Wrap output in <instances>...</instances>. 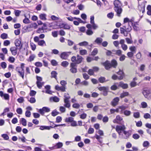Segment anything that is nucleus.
Masks as SVG:
<instances>
[{
	"label": "nucleus",
	"instance_id": "f257e3e1",
	"mask_svg": "<svg viewBox=\"0 0 151 151\" xmlns=\"http://www.w3.org/2000/svg\"><path fill=\"white\" fill-rule=\"evenodd\" d=\"M69 95V94L68 93H65L64 94V96L65 98L64 99V102L65 103L64 104V106L67 108H69L70 106L69 101V99L70 97Z\"/></svg>",
	"mask_w": 151,
	"mask_h": 151
},
{
	"label": "nucleus",
	"instance_id": "f03ea898",
	"mask_svg": "<svg viewBox=\"0 0 151 151\" xmlns=\"http://www.w3.org/2000/svg\"><path fill=\"white\" fill-rule=\"evenodd\" d=\"M98 89L101 91H103L101 93V94L103 95L104 96H106L108 95V92L109 90V87L102 86L98 88Z\"/></svg>",
	"mask_w": 151,
	"mask_h": 151
},
{
	"label": "nucleus",
	"instance_id": "7ed1b4c3",
	"mask_svg": "<svg viewBox=\"0 0 151 151\" xmlns=\"http://www.w3.org/2000/svg\"><path fill=\"white\" fill-rule=\"evenodd\" d=\"M101 64L104 66L105 69L107 70L111 68L112 65L110 61L108 60H106L104 62L102 63Z\"/></svg>",
	"mask_w": 151,
	"mask_h": 151
},
{
	"label": "nucleus",
	"instance_id": "20e7f679",
	"mask_svg": "<svg viewBox=\"0 0 151 151\" xmlns=\"http://www.w3.org/2000/svg\"><path fill=\"white\" fill-rule=\"evenodd\" d=\"M117 74L118 75H119L120 76H119L118 80H121L123 79L125 77V74L123 70L120 69H119L118 72H116Z\"/></svg>",
	"mask_w": 151,
	"mask_h": 151
},
{
	"label": "nucleus",
	"instance_id": "39448f33",
	"mask_svg": "<svg viewBox=\"0 0 151 151\" xmlns=\"http://www.w3.org/2000/svg\"><path fill=\"white\" fill-rule=\"evenodd\" d=\"M71 53V52H63L61 54L60 57L62 59L66 60L67 59L69 55V54H70Z\"/></svg>",
	"mask_w": 151,
	"mask_h": 151
},
{
	"label": "nucleus",
	"instance_id": "423d86ee",
	"mask_svg": "<svg viewBox=\"0 0 151 151\" xmlns=\"http://www.w3.org/2000/svg\"><path fill=\"white\" fill-rule=\"evenodd\" d=\"M14 44L16 47H19V49L21 50L23 44L21 43V40H19V39H16L14 41Z\"/></svg>",
	"mask_w": 151,
	"mask_h": 151
},
{
	"label": "nucleus",
	"instance_id": "0eeeda50",
	"mask_svg": "<svg viewBox=\"0 0 151 151\" xmlns=\"http://www.w3.org/2000/svg\"><path fill=\"white\" fill-rule=\"evenodd\" d=\"M114 9L116 13V15L119 17H120L123 11L122 8L121 7L114 8Z\"/></svg>",
	"mask_w": 151,
	"mask_h": 151
},
{
	"label": "nucleus",
	"instance_id": "6e6552de",
	"mask_svg": "<svg viewBox=\"0 0 151 151\" xmlns=\"http://www.w3.org/2000/svg\"><path fill=\"white\" fill-rule=\"evenodd\" d=\"M119 100V98L118 97H116L114 98L111 102V104L114 107L116 106L118 104Z\"/></svg>",
	"mask_w": 151,
	"mask_h": 151
},
{
	"label": "nucleus",
	"instance_id": "1a4fd4ad",
	"mask_svg": "<svg viewBox=\"0 0 151 151\" xmlns=\"http://www.w3.org/2000/svg\"><path fill=\"white\" fill-rule=\"evenodd\" d=\"M114 8L121 7L122 4L119 0H115L114 1Z\"/></svg>",
	"mask_w": 151,
	"mask_h": 151
},
{
	"label": "nucleus",
	"instance_id": "9d476101",
	"mask_svg": "<svg viewBox=\"0 0 151 151\" xmlns=\"http://www.w3.org/2000/svg\"><path fill=\"white\" fill-rule=\"evenodd\" d=\"M126 127L124 125L122 126L117 125L116 128V132L119 131H122L123 132L126 129Z\"/></svg>",
	"mask_w": 151,
	"mask_h": 151
},
{
	"label": "nucleus",
	"instance_id": "9b49d317",
	"mask_svg": "<svg viewBox=\"0 0 151 151\" xmlns=\"http://www.w3.org/2000/svg\"><path fill=\"white\" fill-rule=\"evenodd\" d=\"M55 89L58 91H60L62 92H65V91L66 88L65 86L60 87L58 85H57L55 86Z\"/></svg>",
	"mask_w": 151,
	"mask_h": 151
},
{
	"label": "nucleus",
	"instance_id": "f8f14e48",
	"mask_svg": "<svg viewBox=\"0 0 151 151\" xmlns=\"http://www.w3.org/2000/svg\"><path fill=\"white\" fill-rule=\"evenodd\" d=\"M142 93L144 96L145 97L148 99L147 98L148 96L151 93V92L150 90L149 89H145L142 92Z\"/></svg>",
	"mask_w": 151,
	"mask_h": 151
},
{
	"label": "nucleus",
	"instance_id": "ddd939ff",
	"mask_svg": "<svg viewBox=\"0 0 151 151\" xmlns=\"http://www.w3.org/2000/svg\"><path fill=\"white\" fill-rule=\"evenodd\" d=\"M77 64H78L82 62L84 58L81 56L79 55H77V59H76Z\"/></svg>",
	"mask_w": 151,
	"mask_h": 151
},
{
	"label": "nucleus",
	"instance_id": "4468645a",
	"mask_svg": "<svg viewBox=\"0 0 151 151\" xmlns=\"http://www.w3.org/2000/svg\"><path fill=\"white\" fill-rule=\"evenodd\" d=\"M119 86L122 88L124 89H126L128 88V85L126 83H124L122 81L119 82Z\"/></svg>",
	"mask_w": 151,
	"mask_h": 151
},
{
	"label": "nucleus",
	"instance_id": "2eb2a0df",
	"mask_svg": "<svg viewBox=\"0 0 151 151\" xmlns=\"http://www.w3.org/2000/svg\"><path fill=\"white\" fill-rule=\"evenodd\" d=\"M53 127L52 126H41L40 127V129L41 130L45 129L50 130L51 128Z\"/></svg>",
	"mask_w": 151,
	"mask_h": 151
},
{
	"label": "nucleus",
	"instance_id": "dca6fc26",
	"mask_svg": "<svg viewBox=\"0 0 151 151\" xmlns=\"http://www.w3.org/2000/svg\"><path fill=\"white\" fill-rule=\"evenodd\" d=\"M45 87L46 89V90L45 92L46 93L50 94H52L51 91L50 90V85H47L45 86Z\"/></svg>",
	"mask_w": 151,
	"mask_h": 151
},
{
	"label": "nucleus",
	"instance_id": "f3484780",
	"mask_svg": "<svg viewBox=\"0 0 151 151\" xmlns=\"http://www.w3.org/2000/svg\"><path fill=\"white\" fill-rule=\"evenodd\" d=\"M123 132L124 134L125 135V136H122V138L124 139H127L128 138L129 136L130 135V134L129 132V131H127L125 130H124L123 131Z\"/></svg>",
	"mask_w": 151,
	"mask_h": 151
},
{
	"label": "nucleus",
	"instance_id": "a211bd4d",
	"mask_svg": "<svg viewBox=\"0 0 151 151\" xmlns=\"http://www.w3.org/2000/svg\"><path fill=\"white\" fill-rule=\"evenodd\" d=\"M111 65H112V67L115 68L117 65V63L115 59H113L111 62Z\"/></svg>",
	"mask_w": 151,
	"mask_h": 151
},
{
	"label": "nucleus",
	"instance_id": "6ab92c4d",
	"mask_svg": "<svg viewBox=\"0 0 151 151\" xmlns=\"http://www.w3.org/2000/svg\"><path fill=\"white\" fill-rule=\"evenodd\" d=\"M50 101L52 100L55 102H58L59 101V98L56 96H55L50 97Z\"/></svg>",
	"mask_w": 151,
	"mask_h": 151
},
{
	"label": "nucleus",
	"instance_id": "aec40b11",
	"mask_svg": "<svg viewBox=\"0 0 151 151\" xmlns=\"http://www.w3.org/2000/svg\"><path fill=\"white\" fill-rule=\"evenodd\" d=\"M120 31L121 34H123L125 37H127L128 35V33H125L126 30L125 29H123L122 28L120 27Z\"/></svg>",
	"mask_w": 151,
	"mask_h": 151
},
{
	"label": "nucleus",
	"instance_id": "412c9836",
	"mask_svg": "<svg viewBox=\"0 0 151 151\" xmlns=\"http://www.w3.org/2000/svg\"><path fill=\"white\" fill-rule=\"evenodd\" d=\"M51 78H55V79H57V75H58V73L56 71H52L51 73Z\"/></svg>",
	"mask_w": 151,
	"mask_h": 151
},
{
	"label": "nucleus",
	"instance_id": "4be33fe9",
	"mask_svg": "<svg viewBox=\"0 0 151 151\" xmlns=\"http://www.w3.org/2000/svg\"><path fill=\"white\" fill-rule=\"evenodd\" d=\"M103 41V39L100 37H97L95 40L94 42L98 44H101Z\"/></svg>",
	"mask_w": 151,
	"mask_h": 151
},
{
	"label": "nucleus",
	"instance_id": "5701e85b",
	"mask_svg": "<svg viewBox=\"0 0 151 151\" xmlns=\"http://www.w3.org/2000/svg\"><path fill=\"white\" fill-rule=\"evenodd\" d=\"M46 16V15L45 14H41L39 15V17L42 20H46L47 19Z\"/></svg>",
	"mask_w": 151,
	"mask_h": 151
},
{
	"label": "nucleus",
	"instance_id": "b1692460",
	"mask_svg": "<svg viewBox=\"0 0 151 151\" xmlns=\"http://www.w3.org/2000/svg\"><path fill=\"white\" fill-rule=\"evenodd\" d=\"M98 81L100 83H103L106 82V78L104 77L101 76L99 78Z\"/></svg>",
	"mask_w": 151,
	"mask_h": 151
},
{
	"label": "nucleus",
	"instance_id": "393cba45",
	"mask_svg": "<svg viewBox=\"0 0 151 151\" xmlns=\"http://www.w3.org/2000/svg\"><path fill=\"white\" fill-rule=\"evenodd\" d=\"M55 146L56 149L60 148L63 146V144L62 142H59L57 143Z\"/></svg>",
	"mask_w": 151,
	"mask_h": 151
},
{
	"label": "nucleus",
	"instance_id": "a878e982",
	"mask_svg": "<svg viewBox=\"0 0 151 151\" xmlns=\"http://www.w3.org/2000/svg\"><path fill=\"white\" fill-rule=\"evenodd\" d=\"M74 120V119L72 117L66 118L65 119V121L66 122H71Z\"/></svg>",
	"mask_w": 151,
	"mask_h": 151
},
{
	"label": "nucleus",
	"instance_id": "bb28decb",
	"mask_svg": "<svg viewBox=\"0 0 151 151\" xmlns=\"http://www.w3.org/2000/svg\"><path fill=\"white\" fill-rule=\"evenodd\" d=\"M129 95V93L128 92H123V93L121 94L120 97L121 98H122Z\"/></svg>",
	"mask_w": 151,
	"mask_h": 151
},
{
	"label": "nucleus",
	"instance_id": "cd10ccee",
	"mask_svg": "<svg viewBox=\"0 0 151 151\" xmlns=\"http://www.w3.org/2000/svg\"><path fill=\"white\" fill-rule=\"evenodd\" d=\"M70 72L73 73H76L77 72V68H71L70 69Z\"/></svg>",
	"mask_w": 151,
	"mask_h": 151
},
{
	"label": "nucleus",
	"instance_id": "c85d7f7f",
	"mask_svg": "<svg viewBox=\"0 0 151 151\" xmlns=\"http://www.w3.org/2000/svg\"><path fill=\"white\" fill-rule=\"evenodd\" d=\"M21 122L22 124L24 126H26L27 125V121L24 118H22L21 119Z\"/></svg>",
	"mask_w": 151,
	"mask_h": 151
},
{
	"label": "nucleus",
	"instance_id": "c756f323",
	"mask_svg": "<svg viewBox=\"0 0 151 151\" xmlns=\"http://www.w3.org/2000/svg\"><path fill=\"white\" fill-rule=\"evenodd\" d=\"M123 113H124L125 116H129L131 114V112L130 111L126 110L124 111Z\"/></svg>",
	"mask_w": 151,
	"mask_h": 151
},
{
	"label": "nucleus",
	"instance_id": "7c9ffc66",
	"mask_svg": "<svg viewBox=\"0 0 151 151\" xmlns=\"http://www.w3.org/2000/svg\"><path fill=\"white\" fill-rule=\"evenodd\" d=\"M69 63L67 61H63L61 63V65L64 67H67Z\"/></svg>",
	"mask_w": 151,
	"mask_h": 151
},
{
	"label": "nucleus",
	"instance_id": "2f4dec72",
	"mask_svg": "<svg viewBox=\"0 0 151 151\" xmlns=\"http://www.w3.org/2000/svg\"><path fill=\"white\" fill-rule=\"evenodd\" d=\"M44 44H45V45H46L45 42L44 40H41L38 42V45L41 46H43Z\"/></svg>",
	"mask_w": 151,
	"mask_h": 151
},
{
	"label": "nucleus",
	"instance_id": "473e14b6",
	"mask_svg": "<svg viewBox=\"0 0 151 151\" xmlns=\"http://www.w3.org/2000/svg\"><path fill=\"white\" fill-rule=\"evenodd\" d=\"M79 53L81 55H84L87 54V51L86 50H80L79 51Z\"/></svg>",
	"mask_w": 151,
	"mask_h": 151
},
{
	"label": "nucleus",
	"instance_id": "72a5a7b5",
	"mask_svg": "<svg viewBox=\"0 0 151 151\" xmlns=\"http://www.w3.org/2000/svg\"><path fill=\"white\" fill-rule=\"evenodd\" d=\"M128 107L127 106H124L123 105H122L121 106H120L119 107V108L121 109V113H123V110L125 109H126Z\"/></svg>",
	"mask_w": 151,
	"mask_h": 151
},
{
	"label": "nucleus",
	"instance_id": "f704fd0d",
	"mask_svg": "<svg viewBox=\"0 0 151 151\" xmlns=\"http://www.w3.org/2000/svg\"><path fill=\"white\" fill-rule=\"evenodd\" d=\"M88 43L86 41H83L79 43L78 44L80 46H86L88 45Z\"/></svg>",
	"mask_w": 151,
	"mask_h": 151
},
{
	"label": "nucleus",
	"instance_id": "c9c22d12",
	"mask_svg": "<svg viewBox=\"0 0 151 151\" xmlns=\"http://www.w3.org/2000/svg\"><path fill=\"white\" fill-rule=\"evenodd\" d=\"M59 113L55 109L53 110L51 113V115L53 116H55L58 115Z\"/></svg>",
	"mask_w": 151,
	"mask_h": 151
},
{
	"label": "nucleus",
	"instance_id": "e433bc0d",
	"mask_svg": "<svg viewBox=\"0 0 151 151\" xmlns=\"http://www.w3.org/2000/svg\"><path fill=\"white\" fill-rule=\"evenodd\" d=\"M1 136L3 138L4 140H7L9 139V137L8 135L6 134H1Z\"/></svg>",
	"mask_w": 151,
	"mask_h": 151
},
{
	"label": "nucleus",
	"instance_id": "4c0bfd02",
	"mask_svg": "<svg viewBox=\"0 0 151 151\" xmlns=\"http://www.w3.org/2000/svg\"><path fill=\"white\" fill-rule=\"evenodd\" d=\"M1 38L3 39H7L8 37V35L5 33H3L1 35Z\"/></svg>",
	"mask_w": 151,
	"mask_h": 151
},
{
	"label": "nucleus",
	"instance_id": "58836bf2",
	"mask_svg": "<svg viewBox=\"0 0 151 151\" xmlns=\"http://www.w3.org/2000/svg\"><path fill=\"white\" fill-rule=\"evenodd\" d=\"M86 34L87 35H92L93 33V32L92 30L91 29H88L86 32Z\"/></svg>",
	"mask_w": 151,
	"mask_h": 151
},
{
	"label": "nucleus",
	"instance_id": "ea45409f",
	"mask_svg": "<svg viewBox=\"0 0 151 151\" xmlns=\"http://www.w3.org/2000/svg\"><path fill=\"white\" fill-rule=\"evenodd\" d=\"M98 51L97 48H94L91 52V55L95 56L98 53Z\"/></svg>",
	"mask_w": 151,
	"mask_h": 151
},
{
	"label": "nucleus",
	"instance_id": "a19ab883",
	"mask_svg": "<svg viewBox=\"0 0 151 151\" xmlns=\"http://www.w3.org/2000/svg\"><path fill=\"white\" fill-rule=\"evenodd\" d=\"M129 50L131 51V52H133L134 53L136 52V48L135 46H133L129 47Z\"/></svg>",
	"mask_w": 151,
	"mask_h": 151
},
{
	"label": "nucleus",
	"instance_id": "79ce46f5",
	"mask_svg": "<svg viewBox=\"0 0 151 151\" xmlns=\"http://www.w3.org/2000/svg\"><path fill=\"white\" fill-rule=\"evenodd\" d=\"M114 13L112 12H111L107 14V17L110 19H112L114 17Z\"/></svg>",
	"mask_w": 151,
	"mask_h": 151
},
{
	"label": "nucleus",
	"instance_id": "37998d69",
	"mask_svg": "<svg viewBox=\"0 0 151 151\" xmlns=\"http://www.w3.org/2000/svg\"><path fill=\"white\" fill-rule=\"evenodd\" d=\"M51 63L52 66H55L58 65L57 62L55 60H52L51 61Z\"/></svg>",
	"mask_w": 151,
	"mask_h": 151
},
{
	"label": "nucleus",
	"instance_id": "c03bdc74",
	"mask_svg": "<svg viewBox=\"0 0 151 151\" xmlns=\"http://www.w3.org/2000/svg\"><path fill=\"white\" fill-rule=\"evenodd\" d=\"M36 93V92L33 90H31L29 93V95L31 96H34Z\"/></svg>",
	"mask_w": 151,
	"mask_h": 151
},
{
	"label": "nucleus",
	"instance_id": "a18cd8bd",
	"mask_svg": "<svg viewBox=\"0 0 151 151\" xmlns=\"http://www.w3.org/2000/svg\"><path fill=\"white\" fill-rule=\"evenodd\" d=\"M134 117L136 118H139L140 117V114L138 112H134L133 114Z\"/></svg>",
	"mask_w": 151,
	"mask_h": 151
},
{
	"label": "nucleus",
	"instance_id": "49530a36",
	"mask_svg": "<svg viewBox=\"0 0 151 151\" xmlns=\"http://www.w3.org/2000/svg\"><path fill=\"white\" fill-rule=\"evenodd\" d=\"M149 145V142L148 141H144L143 144V146L144 147H148Z\"/></svg>",
	"mask_w": 151,
	"mask_h": 151
},
{
	"label": "nucleus",
	"instance_id": "de8ad7c7",
	"mask_svg": "<svg viewBox=\"0 0 151 151\" xmlns=\"http://www.w3.org/2000/svg\"><path fill=\"white\" fill-rule=\"evenodd\" d=\"M17 100L18 102L20 103H23L24 101L23 99V97H21L20 98H18Z\"/></svg>",
	"mask_w": 151,
	"mask_h": 151
},
{
	"label": "nucleus",
	"instance_id": "09e8293b",
	"mask_svg": "<svg viewBox=\"0 0 151 151\" xmlns=\"http://www.w3.org/2000/svg\"><path fill=\"white\" fill-rule=\"evenodd\" d=\"M28 101L31 103H34L35 102L36 99L34 97H31L29 100H28Z\"/></svg>",
	"mask_w": 151,
	"mask_h": 151
},
{
	"label": "nucleus",
	"instance_id": "8fccbe9b",
	"mask_svg": "<svg viewBox=\"0 0 151 151\" xmlns=\"http://www.w3.org/2000/svg\"><path fill=\"white\" fill-rule=\"evenodd\" d=\"M140 137V136L137 134H134L132 135V137L135 139H138Z\"/></svg>",
	"mask_w": 151,
	"mask_h": 151
},
{
	"label": "nucleus",
	"instance_id": "3c124183",
	"mask_svg": "<svg viewBox=\"0 0 151 151\" xmlns=\"http://www.w3.org/2000/svg\"><path fill=\"white\" fill-rule=\"evenodd\" d=\"M25 18L23 19V22L25 24H28L30 22L29 20L25 16Z\"/></svg>",
	"mask_w": 151,
	"mask_h": 151
},
{
	"label": "nucleus",
	"instance_id": "603ef678",
	"mask_svg": "<svg viewBox=\"0 0 151 151\" xmlns=\"http://www.w3.org/2000/svg\"><path fill=\"white\" fill-rule=\"evenodd\" d=\"M30 46L32 48V49L34 51L35 50L36 48V45L33 42H31L30 43Z\"/></svg>",
	"mask_w": 151,
	"mask_h": 151
},
{
	"label": "nucleus",
	"instance_id": "864d4df0",
	"mask_svg": "<svg viewBox=\"0 0 151 151\" xmlns=\"http://www.w3.org/2000/svg\"><path fill=\"white\" fill-rule=\"evenodd\" d=\"M42 108L45 112H48L50 111V109L47 107H43Z\"/></svg>",
	"mask_w": 151,
	"mask_h": 151
},
{
	"label": "nucleus",
	"instance_id": "5fc2aeb1",
	"mask_svg": "<svg viewBox=\"0 0 151 151\" xmlns=\"http://www.w3.org/2000/svg\"><path fill=\"white\" fill-rule=\"evenodd\" d=\"M110 111L111 114H112L114 113L115 112H119V109L118 108H117L116 109H111L110 110Z\"/></svg>",
	"mask_w": 151,
	"mask_h": 151
},
{
	"label": "nucleus",
	"instance_id": "6e6d98bb",
	"mask_svg": "<svg viewBox=\"0 0 151 151\" xmlns=\"http://www.w3.org/2000/svg\"><path fill=\"white\" fill-rule=\"evenodd\" d=\"M15 60V58L13 57H9L8 59V61L11 63H14Z\"/></svg>",
	"mask_w": 151,
	"mask_h": 151
},
{
	"label": "nucleus",
	"instance_id": "4d7b16f0",
	"mask_svg": "<svg viewBox=\"0 0 151 151\" xmlns=\"http://www.w3.org/2000/svg\"><path fill=\"white\" fill-rule=\"evenodd\" d=\"M106 50H107V52H106V54L108 56H113V55H112V52H111V51L107 50L106 49H105Z\"/></svg>",
	"mask_w": 151,
	"mask_h": 151
},
{
	"label": "nucleus",
	"instance_id": "13d9d810",
	"mask_svg": "<svg viewBox=\"0 0 151 151\" xmlns=\"http://www.w3.org/2000/svg\"><path fill=\"white\" fill-rule=\"evenodd\" d=\"M77 64L76 62L71 63L70 64V68H76L77 67Z\"/></svg>",
	"mask_w": 151,
	"mask_h": 151
},
{
	"label": "nucleus",
	"instance_id": "bf43d9fd",
	"mask_svg": "<svg viewBox=\"0 0 151 151\" xmlns=\"http://www.w3.org/2000/svg\"><path fill=\"white\" fill-rule=\"evenodd\" d=\"M16 17H18L19 16L20 13H21V11L20 10H16L14 11Z\"/></svg>",
	"mask_w": 151,
	"mask_h": 151
},
{
	"label": "nucleus",
	"instance_id": "052dcab7",
	"mask_svg": "<svg viewBox=\"0 0 151 151\" xmlns=\"http://www.w3.org/2000/svg\"><path fill=\"white\" fill-rule=\"evenodd\" d=\"M1 66L2 68L5 69L6 67V64L5 62H2L1 63Z\"/></svg>",
	"mask_w": 151,
	"mask_h": 151
},
{
	"label": "nucleus",
	"instance_id": "680f3d73",
	"mask_svg": "<svg viewBox=\"0 0 151 151\" xmlns=\"http://www.w3.org/2000/svg\"><path fill=\"white\" fill-rule=\"evenodd\" d=\"M142 107L143 108H145L147 106V104L145 102H142L141 103Z\"/></svg>",
	"mask_w": 151,
	"mask_h": 151
},
{
	"label": "nucleus",
	"instance_id": "e2e57ef3",
	"mask_svg": "<svg viewBox=\"0 0 151 151\" xmlns=\"http://www.w3.org/2000/svg\"><path fill=\"white\" fill-rule=\"evenodd\" d=\"M31 115V112L27 110L26 111L25 113V116L27 117H29Z\"/></svg>",
	"mask_w": 151,
	"mask_h": 151
},
{
	"label": "nucleus",
	"instance_id": "0e129e2a",
	"mask_svg": "<svg viewBox=\"0 0 151 151\" xmlns=\"http://www.w3.org/2000/svg\"><path fill=\"white\" fill-rule=\"evenodd\" d=\"M118 88V87L115 84L112 86L110 88L112 90H115Z\"/></svg>",
	"mask_w": 151,
	"mask_h": 151
},
{
	"label": "nucleus",
	"instance_id": "69168bd1",
	"mask_svg": "<svg viewBox=\"0 0 151 151\" xmlns=\"http://www.w3.org/2000/svg\"><path fill=\"white\" fill-rule=\"evenodd\" d=\"M10 44V41L9 40H5L4 41V45L5 46H7Z\"/></svg>",
	"mask_w": 151,
	"mask_h": 151
},
{
	"label": "nucleus",
	"instance_id": "338daca9",
	"mask_svg": "<svg viewBox=\"0 0 151 151\" xmlns=\"http://www.w3.org/2000/svg\"><path fill=\"white\" fill-rule=\"evenodd\" d=\"M16 111L18 114H22V110L20 108H18L17 109Z\"/></svg>",
	"mask_w": 151,
	"mask_h": 151
},
{
	"label": "nucleus",
	"instance_id": "774afa93",
	"mask_svg": "<svg viewBox=\"0 0 151 151\" xmlns=\"http://www.w3.org/2000/svg\"><path fill=\"white\" fill-rule=\"evenodd\" d=\"M72 106L74 108L78 109L79 108L80 105L78 103H74L73 105Z\"/></svg>",
	"mask_w": 151,
	"mask_h": 151
}]
</instances>
